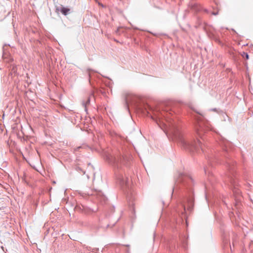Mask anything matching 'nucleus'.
I'll use <instances>...</instances> for the list:
<instances>
[{"label":"nucleus","mask_w":253,"mask_h":253,"mask_svg":"<svg viewBox=\"0 0 253 253\" xmlns=\"http://www.w3.org/2000/svg\"><path fill=\"white\" fill-rule=\"evenodd\" d=\"M70 11V9L67 7H61L60 9L61 12L65 15H66Z\"/></svg>","instance_id":"f257e3e1"},{"label":"nucleus","mask_w":253,"mask_h":253,"mask_svg":"<svg viewBox=\"0 0 253 253\" xmlns=\"http://www.w3.org/2000/svg\"><path fill=\"white\" fill-rule=\"evenodd\" d=\"M242 56L243 57H245L247 59H248L249 58V55L248 54V53L246 52H243V53L242 54Z\"/></svg>","instance_id":"f03ea898"},{"label":"nucleus","mask_w":253,"mask_h":253,"mask_svg":"<svg viewBox=\"0 0 253 253\" xmlns=\"http://www.w3.org/2000/svg\"><path fill=\"white\" fill-rule=\"evenodd\" d=\"M182 143H183V144H186V143H187V142H186V141H183L182 142Z\"/></svg>","instance_id":"7ed1b4c3"},{"label":"nucleus","mask_w":253,"mask_h":253,"mask_svg":"<svg viewBox=\"0 0 253 253\" xmlns=\"http://www.w3.org/2000/svg\"><path fill=\"white\" fill-rule=\"evenodd\" d=\"M197 113H198V114H199L200 115H202V114L201 113H199V112H197Z\"/></svg>","instance_id":"20e7f679"}]
</instances>
